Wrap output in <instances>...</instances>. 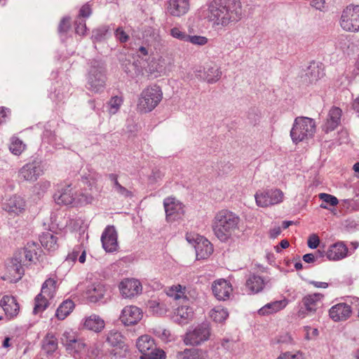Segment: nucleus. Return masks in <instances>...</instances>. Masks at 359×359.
I'll return each mask as SVG.
<instances>
[{
    "mask_svg": "<svg viewBox=\"0 0 359 359\" xmlns=\"http://www.w3.org/2000/svg\"><path fill=\"white\" fill-rule=\"evenodd\" d=\"M207 6L206 18L213 28L226 27L242 18V7L239 0H212Z\"/></svg>",
    "mask_w": 359,
    "mask_h": 359,
    "instance_id": "1",
    "label": "nucleus"
},
{
    "mask_svg": "<svg viewBox=\"0 0 359 359\" xmlns=\"http://www.w3.org/2000/svg\"><path fill=\"white\" fill-rule=\"evenodd\" d=\"M41 253L42 250L38 243L28 242L24 248L16 251L13 256L7 260L6 273L2 278L11 283H16L25 273L23 266L36 262Z\"/></svg>",
    "mask_w": 359,
    "mask_h": 359,
    "instance_id": "2",
    "label": "nucleus"
},
{
    "mask_svg": "<svg viewBox=\"0 0 359 359\" xmlns=\"http://www.w3.org/2000/svg\"><path fill=\"white\" fill-rule=\"evenodd\" d=\"M241 218L228 210L217 212L212 222L215 236L222 242L226 243L232 239L239 232Z\"/></svg>",
    "mask_w": 359,
    "mask_h": 359,
    "instance_id": "3",
    "label": "nucleus"
},
{
    "mask_svg": "<svg viewBox=\"0 0 359 359\" xmlns=\"http://www.w3.org/2000/svg\"><path fill=\"white\" fill-rule=\"evenodd\" d=\"M106 72L105 64L103 62L92 60L87 76V89L94 93L103 92L107 81Z\"/></svg>",
    "mask_w": 359,
    "mask_h": 359,
    "instance_id": "4",
    "label": "nucleus"
},
{
    "mask_svg": "<svg viewBox=\"0 0 359 359\" xmlns=\"http://www.w3.org/2000/svg\"><path fill=\"white\" fill-rule=\"evenodd\" d=\"M314 133V121L306 116H299L294 119L290 130V137L294 144L313 137Z\"/></svg>",
    "mask_w": 359,
    "mask_h": 359,
    "instance_id": "5",
    "label": "nucleus"
},
{
    "mask_svg": "<svg viewBox=\"0 0 359 359\" xmlns=\"http://www.w3.org/2000/svg\"><path fill=\"white\" fill-rule=\"evenodd\" d=\"M163 97V93L159 86H149L140 94L137 109L142 113H147L155 109Z\"/></svg>",
    "mask_w": 359,
    "mask_h": 359,
    "instance_id": "6",
    "label": "nucleus"
},
{
    "mask_svg": "<svg viewBox=\"0 0 359 359\" xmlns=\"http://www.w3.org/2000/svg\"><path fill=\"white\" fill-rule=\"evenodd\" d=\"M136 346L141 353L140 359H163L165 352L157 348L154 339L149 335L140 337L136 341Z\"/></svg>",
    "mask_w": 359,
    "mask_h": 359,
    "instance_id": "7",
    "label": "nucleus"
},
{
    "mask_svg": "<svg viewBox=\"0 0 359 359\" xmlns=\"http://www.w3.org/2000/svg\"><path fill=\"white\" fill-rule=\"evenodd\" d=\"M340 26L346 32H359V5L350 4L342 11Z\"/></svg>",
    "mask_w": 359,
    "mask_h": 359,
    "instance_id": "8",
    "label": "nucleus"
},
{
    "mask_svg": "<svg viewBox=\"0 0 359 359\" xmlns=\"http://www.w3.org/2000/svg\"><path fill=\"white\" fill-rule=\"evenodd\" d=\"M43 162L39 158H34L18 170V177L20 180L34 182L43 174Z\"/></svg>",
    "mask_w": 359,
    "mask_h": 359,
    "instance_id": "9",
    "label": "nucleus"
},
{
    "mask_svg": "<svg viewBox=\"0 0 359 359\" xmlns=\"http://www.w3.org/2000/svg\"><path fill=\"white\" fill-rule=\"evenodd\" d=\"M211 334L209 323L204 322L196 326L192 330L188 331L184 338L187 345L198 346L208 341Z\"/></svg>",
    "mask_w": 359,
    "mask_h": 359,
    "instance_id": "10",
    "label": "nucleus"
},
{
    "mask_svg": "<svg viewBox=\"0 0 359 359\" xmlns=\"http://www.w3.org/2000/svg\"><path fill=\"white\" fill-rule=\"evenodd\" d=\"M61 343L66 347V350L75 359H81L86 351L87 345L83 339H76L71 332H65L61 337Z\"/></svg>",
    "mask_w": 359,
    "mask_h": 359,
    "instance_id": "11",
    "label": "nucleus"
},
{
    "mask_svg": "<svg viewBox=\"0 0 359 359\" xmlns=\"http://www.w3.org/2000/svg\"><path fill=\"white\" fill-rule=\"evenodd\" d=\"M186 239L194 245L197 259H207L213 252L212 243L202 236L198 234H187Z\"/></svg>",
    "mask_w": 359,
    "mask_h": 359,
    "instance_id": "12",
    "label": "nucleus"
},
{
    "mask_svg": "<svg viewBox=\"0 0 359 359\" xmlns=\"http://www.w3.org/2000/svg\"><path fill=\"white\" fill-rule=\"evenodd\" d=\"M283 192L276 188L258 191L255 195L256 204L262 208L279 204L283 202Z\"/></svg>",
    "mask_w": 359,
    "mask_h": 359,
    "instance_id": "13",
    "label": "nucleus"
},
{
    "mask_svg": "<svg viewBox=\"0 0 359 359\" xmlns=\"http://www.w3.org/2000/svg\"><path fill=\"white\" fill-rule=\"evenodd\" d=\"M56 282L51 278L46 280L41 287V293L35 297V304L33 310L34 314H38L44 311L48 306L46 297H51L55 290Z\"/></svg>",
    "mask_w": 359,
    "mask_h": 359,
    "instance_id": "14",
    "label": "nucleus"
},
{
    "mask_svg": "<svg viewBox=\"0 0 359 359\" xmlns=\"http://www.w3.org/2000/svg\"><path fill=\"white\" fill-rule=\"evenodd\" d=\"M166 219L172 222L180 219L184 214L183 205L174 198H167L163 201Z\"/></svg>",
    "mask_w": 359,
    "mask_h": 359,
    "instance_id": "15",
    "label": "nucleus"
},
{
    "mask_svg": "<svg viewBox=\"0 0 359 359\" xmlns=\"http://www.w3.org/2000/svg\"><path fill=\"white\" fill-rule=\"evenodd\" d=\"M121 295L125 298H131L142 292V286L140 282L135 278L123 279L119 284Z\"/></svg>",
    "mask_w": 359,
    "mask_h": 359,
    "instance_id": "16",
    "label": "nucleus"
},
{
    "mask_svg": "<svg viewBox=\"0 0 359 359\" xmlns=\"http://www.w3.org/2000/svg\"><path fill=\"white\" fill-rule=\"evenodd\" d=\"M142 318L141 309L135 306L124 307L120 316V320L126 326L137 324Z\"/></svg>",
    "mask_w": 359,
    "mask_h": 359,
    "instance_id": "17",
    "label": "nucleus"
},
{
    "mask_svg": "<svg viewBox=\"0 0 359 359\" xmlns=\"http://www.w3.org/2000/svg\"><path fill=\"white\" fill-rule=\"evenodd\" d=\"M103 248L109 252H114L118 248L117 232L113 226H108L101 236Z\"/></svg>",
    "mask_w": 359,
    "mask_h": 359,
    "instance_id": "18",
    "label": "nucleus"
},
{
    "mask_svg": "<svg viewBox=\"0 0 359 359\" xmlns=\"http://www.w3.org/2000/svg\"><path fill=\"white\" fill-rule=\"evenodd\" d=\"M76 195V191L74 190L71 185H67L55 192L53 197L55 201L59 205H74Z\"/></svg>",
    "mask_w": 359,
    "mask_h": 359,
    "instance_id": "19",
    "label": "nucleus"
},
{
    "mask_svg": "<svg viewBox=\"0 0 359 359\" xmlns=\"http://www.w3.org/2000/svg\"><path fill=\"white\" fill-rule=\"evenodd\" d=\"M196 76L209 83H216L222 76V72L216 66H208L196 69Z\"/></svg>",
    "mask_w": 359,
    "mask_h": 359,
    "instance_id": "20",
    "label": "nucleus"
},
{
    "mask_svg": "<svg viewBox=\"0 0 359 359\" xmlns=\"http://www.w3.org/2000/svg\"><path fill=\"white\" fill-rule=\"evenodd\" d=\"M352 313L351 306L346 303H339L332 306L329 315L334 322L346 320Z\"/></svg>",
    "mask_w": 359,
    "mask_h": 359,
    "instance_id": "21",
    "label": "nucleus"
},
{
    "mask_svg": "<svg viewBox=\"0 0 359 359\" xmlns=\"http://www.w3.org/2000/svg\"><path fill=\"white\" fill-rule=\"evenodd\" d=\"M349 251L344 242L339 241L331 245L326 252L329 260L339 261L348 256ZM351 252L350 251V254Z\"/></svg>",
    "mask_w": 359,
    "mask_h": 359,
    "instance_id": "22",
    "label": "nucleus"
},
{
    "mask_svg": "<svg viewBox=\"0 0 359 359\" xmlns=\"http://www.w3.org/2000/svg\"><path fill=\"white\" fill-rule=\"evenodd\" d=\"M214 295L218 300H226L229 298L233 289L231 285L224 279L214 282L212 286Z\"/></svg>",
    "mask_w": 359,
    "mask_h": 359,
    "instance_id": "23",
    "label": "nucleus"
},
{
    "mask_svg": "<svg viewBox=\"0 0 359 359\" xmlns=\"http://www.w3.org/2000/svg\"><path fill=\"white\" fill-rule=\"evenodd\" d=\"M341 109L333 107L329 111L325 123L323 125V130L326 133L334 130L341 123Z\"/></svg>",
    "mask_w": 359,
    "mask_h": 359,
    "instance_id": "24",
    "label": "nucleus"
},
{
    "mask_svg": "<svg viewBox=\"0 0 359 359\" xmlns=\"http://www.w3.org/2000/svg\"><path fill=\"white\" fill-rule=\"evenodd\" d=\"M0 306L8 319L13 318L18 314L20 306L15 298L13 296H4L0 301Z\"/></svg>",
    "mask_w": 359,
    "mask_h": 359,
    "instance_id": "25",
    "label": "nucleus"
},
{
    "mask_svg": "<svg viewBox=\"0 0 359 359\" xmlns=\"http://www.w3.org/2000/svg\"><path fill=\"white\" fill-rule=\"evenodd\" d=\"M167 10L168 13L172 16H182L189 10V0H169Z\"/></svg>",
    "mask_w": 359,
    "mask_h": 359,
    "instance_id": "26",
    "label": "nucleus"
},
{
    "mask_svg": "<svg viewBox=\"0 0 359 359\" xmlns=\"http://www.w3.org/2000/svg\"><path fill=\"white\" fill-rule=\"evenodd\" d=\"M25 202L19 196H13L8 198L3 205V208L11 215H18L25 210Z\"/></svg>",
    "mask_w": 359,
    "mask_h": 359,
    "instance_id": "27",
    "label": "nucleus"
},
{
    "mask_svg": "<svg viewBox=\"0 0 359 359\" xmlns=\"http://www.w3.org/2000/svg\"><path fill=\"white\" fill-rule=\"evenodd\" d=\"M193 316L192 308L187 305H182L176 309L172 318L179 325H186L192 319Z\"/></svg>",
    "mask_w": 359,
    "mask_h": 359,
    "instance_id": "28",
    "label": "nucleus"
},
{
    "mask_svg": "<svg viewBox=\"0 0 359 359\" xmlns=\"http://www.w3.org/2000/svg\"><path fill=\"white\" fill-rule=\"evenodd\" d=\"M124 337L121 332L116 330H111L107 335V342L111 346L123 350L124 352L128 351L124 340Z\"/></svg>",
    "mask_w": 359,
    "mask_h": 359,
    "instance_id": "29",
    "label": "nucleus"
},
{
    "mask_svg": "<svg viewBox=\"0 0 359 359\" xmlns=\"http://www.w3.org/2000/svg\"><path fill=\"white\" fill-rule=\"evenodd\" d=\"M108 179L111 181L112 189L115 193L126 198H132L133 196V194L131 191L128 190L119 183L118 180V175L116 174H109Z\"/></svg>",
    "mask_w": 359,
    "mask_h": 359,
    "instance_id": "30",
    "label": "nucleus"
},
{
    "mask_svg": "<svg viewBox=\"0 0 359 359\" xmlns=\"http://www.w3.org/2000/svg\"><path fill=\"white\" fill-rule=\"evenodd\" d=\"M265 285L264 280L262 277L251 274L246 280L245 286L246 287L253 293H258L261 292Z\"/></svg>",
    "mask_w": 359,
    "mask_h": 359,
    "instance_id": "31",
    "label": "nucleus"
},
{
    "mask_svg": "<svg viewBox=\"0 0 359 359\" xmlns=\"http://www.w3.org/2000/svg\"><path fill=\"white\" fill-rule=\"evenodd\" d=\"M104 286L100 283H93L88 287L87 294L88 298L91 302H97L100 300L104 295Z\"/></svg>",
    "mask_w": 359,
    "mask_h": 359,
    "instance_id": "32",
    "label": "nucleus"
},
{
    "mask_svg": "<svg viewBox=\"0 0 359 359\" xmlns=\"http://www.w3.org/2000/svg\"><path fill=\"white\" fill-rule=\"evenodd\" d=\"M287 302L285 299L270 302L259 309L258 313L260 316L272 314L285 308Z\"/></svg>",
    "mask_w": 359,
    "mask_h": 359,
    "instance_id": "33",
    "label": "nucleus"
},
{
    "mask_svg": "<svg viewBox=\"0 0 359 359\" xmlns=\"http://www.w3.org/2000/svg\"><path fill=\"white\" fill-rule=\"evenodd\" d=\"M83 325L89 330L100 332L104 327V321L99 316L93 314L86 319Z\"/></svg>",
    "mask_w": 359,
    "mask_h": 359,
    "instance_id": "34",
    "label": "nucleus"
},
{
    "mask_svg": "<svg viewBox=\"0 0 359 359\" xmlns=\"http://www.w3.org/2000/svg\"><path fill=\"white\" fill-rule=\"evenodd\" d=\"M41 245L48 250H55L57 247V238L52 232L46 231L42 233L39 237Z\"/></svg>",
    "mask_w": 359,
    "mask_h": 359,
    "instance_id": "35",
    "label": "nucleus"
},
{
    "mask_svg": "<svg viewBox=\"0 0 359 359\" xmlns=\"http://www.w3.org/2000/svg\"><path fill=\"white\" fill-rule=\"evenodd\" d=\"M314 306V295L308 294L305 296L302 301V305L298 311V316L301 318H305L309 312H311Z\"/></svg>",
    "mask_w": 359,
    "mask_h": 359,
    "instance_id": "36",
    "label": "nucleus"
},
{
    "mask_svg": "<svg viewBox=\"0 0 359 359\" xmlns=\"http://www.w3.org/2000/svg\"><path fill=\"white\" fill-rule=\"evenodd\" d=\"M74 303L69 299L64 301L57 308L55 316L59 320H64L74 309Z\"/></svg>",
    "mask_w": 359,
    "mask_h": 359,
    "instance_id": "37",
    "label": "nucleus"
},
{
    "mask_svg": "<svg viewBox=\"0 0 359 359\" xmlns=\"http://www.w3.org/2000/svg\"><path fill=\"white\" fill-rule=\"evenodd\" d=\"M43 350L47 353H51L57 348V339L52 333H48L43 339Z\"/></svg>",
    "mask_w": 359,
    "mask_h": 359,
    "instance_id": "38",
    "label": "nucleus"
},
{
    "mask_svg": "<svg viewBox=\"0 0 359 359\" xmlns=\"http://www.w3.org/2000/svg\"><path fill=\"white\" fill-rule=\"evenodd\" d=\"M177 359H205V355L203 353L197 349L186 348L177 353Z\"/></svg>",
    "mask_w": 359,
    "mask_h": 359,
    "instance_id": "39",
    "label": "nucleus"
},
{
    "mask_svg": "<svg viewBox=\"0 0 359 359\" xmlns=\"http://www.w3.org/2000/svg\"><path fill=\"white\" fill-rule=\"evenodd\" d=\"M210 316L215 322L222 323L229 316V313L224 308L216 306L210 311Z\"/></svg>",
    "mask_w": 359,
    "mask_h": 359,
    "instance_id": "40",
    "label": "nucleus"
},
{
    "mask_svg": "<svg viewBox=\"0 0 359 359\" xmlns=\"http://www.w3.org/2000/svg\"><path fill=\"white\" fill-rule=\"evenodd\" d=\"M25 144H24L18 137H11L9 150L13 154L20 156L25 151Z\"/></svg>",
    "mask_w": 359,
    "mask_h": 359,
    "instance_id": "41",
    "label": "nucleus"
},
{
    "mask_svg": "<svg viewBox=\"0 0 359 359\" xmlns=\"http://www.w3.org/2000/svg\"><path fill=\"white\" fill-rule=\"evenodd\" d=\"M148 307L154 313L160 316L165 313L167 311L166 305L156 299L149 301Z\"/></svg>",
    "mask_w": 359,
    "mask_h": 359,
    "instance_id": "42",
    "label": "nucleus"
},
{
    "mask_svg": "<svg viewBox=\"0 0 359 359\" xmlns=\"http://www.w3.org/2000/svg\"><path fill=\"white\" fill-rule=\"evenodd\" d=\"M123 100L121 97L114 96L107 102L108 111L110 114H115L119 110Z\"/></svg>",
    "mask_w": 359,
    "mask_h": 359,
    "instance_id": "43",
    "label": "nucleus"
},
{
    "mask_svg": "<svg viewBox=\"0 0 359 359\" xmlns=\"http://www.w3.org/2000/svg\"><path fill=\"white\" fill-rule=\"evenodd\" d=\"M82 248L83 246L81 245L75 246L72 251L67 255L64 264L69 265L74 263L77 259V257L79 255L81 251L82 250Z\"/></svg>",
    "mask_w": 359,
    "mask_h": 359,
    "instance_id": "44",
    "label": "nucleus"
},
{
    "mask_svg": "<svg viewBox=\"0 0 359 359\" xmlns=\"http://www.w3.org/2000/svg\"><path fill=\"white\" fill-rule=\"evenodd\" d=\"M93 200V198L90 194H84L83 192H79V193L76 192V201H75L74 205H86L88 203H91Z\"/></svg>",
    "mask_w": 359,
    "mask_h": 359,
    "instance_id": "45",
    "label": "nucleus"
},
{
    "mask_svg": "<svg viewBox=\"0 0 359 359\" xmlns=\"http://www.w3.org/2000/svg\"><path fill=\"white\" fill-rule=\"evenodd\" d=\"M208 39L205 36L197 35L191 36L188 34L186 42H190L192 44L197 46H204L208 43Z\"/></svg>",
    "mask_w": 359,
    "mask_h": 359,
    "instance_id": "46",
    "label": "nucleus"
},
{
    "mask_svg": "<svg viewBox=\"0 0 359 359\" xmlns=\"http://www.w3.org/2000/svg\"><path fill=\"white\" fill-rule=\"evenodd\" d=\"M319 198L328 205H336L338 204V199L330 194L322 193L318 195Z\"/></svg>",
    "mask_w": 359,
    "mask_h": 359,
    "instance_id": "47",
    "label": "nucleus"
},
{
    "mask_svg": "<svg viewBox=\"0 0 359 359\" xmlns=\"http://www.w3.org/2000/svg\"><path fill=\"white\" fill-rule=\"evenodd\" d=\"M107 27H101L93 31V37L95 41H100L105 38L107 33L108 32Z\"/></svg>",
    "mask_w": 359,
    "mask_h": 359,
    "instance_id": "48",
    "label": "nucleus"
},
{
    "mask_svg": "<svg viewBox=\"0 0 359 359\" xmlns=\"http://www.w3.org/2000/svg\"><path fill=\"white\" fill-rule=\"evenodd\" d=\"M170 35L177 39L180 41H187L188 34L181 31L178 27H173L170 31Z\"/></svg>",
    "mask_w": 359,
    "mask_h": 359,
    "instance_id": "49",
    "label": "nucleus"
},
{
    "mask_svg": "<svg viewBox=\"0 0 359 359\" xmlns=\"http://www.w3.org/2000/svg\"><path fill=\"white\" fill-rule=\"evenodd\" d=\"M99 350L94 347V346H90V347H88L87 346V351L85 352L83 356H82L81 358V359H97V358L98 357L99 355Z\"/></svg>",
    "mask_w": 359,
    "mask_h": 359,
    "instance_id": "50",
    "label": "nucleus"
},
{
    "mask_svg": "<svg viewBox=\"0 0 359 359\" xmlns=\"http://www.w3.org/2000/svg\"><path fill=\"white\" fill-rule=\"evenodd\" d=\"M172 292L169 295L174 296L175 299H179L184 296L185 287L180 285L174 286L171 288Z\"/></svg>",
    "mask_w": 359,
    "mask_h": 359,
    "instance_id": "51",
    "label": "nucleus"
},
{
    "mask_svg": "<svg viewBox=\"0 0 359 359\" xmlns=\"http://www.w3.org/2000/svg\"><path fill=\"white\" fill-rule=\"evenodd\" d=\"M75 24L76 32L79 35H84L87 29L86 21L81 19H77Z\"/></svg>",
    "mask_w": 359,
    "mask_h": 359,
    "instance_id": "52",
    "label": "nucleus"
},
{
    "mask_svg": "<svg viewBox=\"0 0 359 359\" xmlns=\"http://www.w3.org/2000/svg\"><path fill=\"white\" fill-rule=\"evenodd\" d=\"M91 8L88 4H86L81 8L77 19H81V18H88L91 15Z\"/></svg>",
    "mask_w": 359,
    "mask_h": 359,
    "instance_id": "53",
    "label": "nucleus"
},
{
    "mask_svg": "<svg viewBox=\"0 0 359 359\" xmlns=\"http://www.w3.org/2000/svg\"><path fill=\"white\" fill-rule=\"evenodd\" d=\"M165 59L162 57H159L156 62V71L161 75L165 74L167 71V68L165 65Z\"/></svg>",
    "mask_w": 359,
    "mask_h": 359,
    "instance_id": "54",
    "label": "nucleus"
},
{
    "mask_svg": "<svg viewBox=\"0 0 359 359\" xmlns=\"http://www.w3.org/2000/svg\"><path fill=\"white\" fill-rule=\"evenodd\" d=\"M115 36L118 40H119L121 43L126 42L129 36L124 32V30L121 27H118L115 32Z\"/></svg>",
    "mask_w": 359,
    "mask_h": 359,
    "instance_id": "55",
    "label": "nucleus"
},
{
    "mask_svg": "<svg viewBox=\"0 0 359 359\" xmlns=\"http://www.w3.org/2000/svg\"><path fill=\"white\" fill-rule=\"evenodd\" d=\"M69 18H64L60 21V23L58 27V31L60 33H66L69 29Z\"/></svg>",
    "mask_w": 359,
    "mask_h": 359,
    "instance_id": "56",
    "label": "nucleus"
},
{
    "mask_svg": "<svg viewBox=\"0 0 359 359\" xmlns=\"http://www.w3.org/2000/svg\"><path fill=\"white\" fill-rule=\"evenodd\" d=\"M284 359H303L302 353L297 351L294 353L290 352H285L281 354Z\"/></svg>",
    "mask_w": 359,
    "mask_h": 359,
    "instance_id": "57",
    "label": "nucleus"
},
{
    "mask_svg": "<svg viewBox=\"0 0 359 359\" xmlns=\"http://www.w3.org/2000/svg\"><path fill=\"white\" fill-rule=\"evenodd\" d=\"M292 341V337L286 333L282 336H280L279 339H278V342L280 344H291Z\"/></svg>",
    "mask_w": 359,
    "mask_h": 359,
    "instance_id": "58",
    "label": "nucleus"
},
{
    "mask_svg": "<svg viewBox=\"0 0 359 359\" xmlns=\"http://www.w3.org/2000/svg\"><path fill=\"white\" fill-rule=\"evenodd\" d=\"M327 8L325 0H316V10L325 11Z\"/></svg>",
    "mask_w": 359,
    "mask_h": 359,
    "instance_id": "59",
    "label": "nucleus"
},
{
    "mask_svg": "<svg viewBox=\"0 0 359 359\" xmlns=\"http://www.w3.org/2000/svg\"><path fill=\"white\" fill-rule=\"evenodd\" d=\"M9 112V109L4 107H0V123H4L6 121V118L7 117V115Z\"/></svg>",
    "mask_w": 359,
    "mask_h": 359,
    "instance_id": "60",
    "label": "nucleus"
},
{
    "mask_svg": "<svg viewBox=\"0 0 359 359\" xmlns=\"http://www.w3.org/2000/svg\"><path fill=\"white\" fill-rule=\"evenodd\" d=\"M304 330L305 332V335H304L305 339L311 340L312 339V337L310 336V331H311V334L313 335V334H314V330H312V329L310 326L304 327Z\"/></svg>",
    "mask_w": 359,
    "mask_h": 359,
    "instance_id": "61",
    "label": "nucleus"
},
{
    "mask_svg": "<svg viewBox=\"0 0 359 359\" xmlns=\"http://www.w3.org/2000/svg\"><path fill=\"white\" fill-rule=\"evenodd\" d=\"M303 260L306 263H313L314 262V254L309 253L306 254L303 256Z\"/></svg>",
    "mask_w": 359,
    "mask_h": 359,
    "instance_id": "62",
    "label": "nucleus"
},
{
    "mask_svg": "<svg viewBox=\"0 0 359 359\" xmlns=\"http://www.w3.org/2000/svg\"><path fill=\"white\" fill-rule=\"evenodd\" d=\"M281 233V229L279 226L275 227L270 231V235L271 238H276L279 236Z\"/></svg>",
    "mask_w": 359,
    "mask_h": 359,
    "instance_id": "63",
    "label": "nucleus"
},
{
    "mask_svg": "<svg viewBox=\"0 0 359 359\" xmlns=\"http://www.w3.org/2000/svg\"><path fill=\"white\" fill-rule=\"evenodd\" d=\"M353 108L359 116V96L353 102Z\"/></svg>",
    "mask_w": 359,
    "mask_h": 359,
    "instance_id": "64",
    "label": "nucleus"
}]
</instances>
